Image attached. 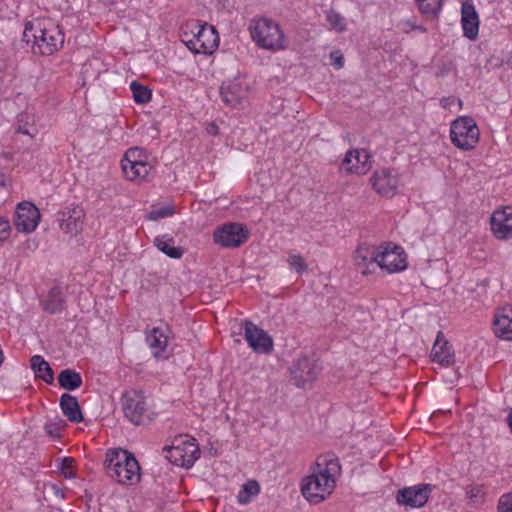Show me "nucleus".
Masks as SVG:
<instances>
[{"instance_id":"nucleus-29","label":"nucleus","mask_w":512,"mask_h":512,"mask_svg":"<svg viewBox=\"0 0 512 512\" xmlns=\"http://www.w3.org/2000/svg\"><path fill=\"white\" fill-rule=\"evenodd\" d=\"M58 384L67 391H74L83 384L82 376L74 369H63L58 377Z\"/></svg>"},{"instance_id":"nucleus-36","label":"nucleus","mask_w":512,"mask_h":512,"mask_svg":"<svg viewBox=\"0 0 512 512\" xmlns=\"http://www.w3.org/2000/svg\"><path fill=\"white\" fill-rule=\"evenodd\" d=\"M175 213L174 207L171 204L158 207L153 205L147 214V219L150 221H157L166 217H170Z\"/></svg>"},{"instance_id":"nucleus-41","label":"nucleus","mask_w":512,"mask_h":512,"mask_svg":"<svg viewBox=\"0 0 512 512\" xmlns=\"http://www.w3.org/2000/svg\"><path fill=\"white\" fill-rule=\"evenodd\" d=\"M484 494L483 487L480 485L470 486L466 491V496L472 503L480 502Z\"/></svg>"},{"instance_id":"nucleus-24","label":"nucleus","mask_w":512,"mask_h":512,"mask_svg":"<svg viewBox=\"0 0 512 512\" xmlns=\"http://www.w3.org/2000/svg\"><path fill=\"white\" fill-rule=\"evenodd\" d=\"M380 249L376 248L373 245H369L366 243L360 244L355 253L354 260L356 265L361 267H366L368 265H374L377 263L378 255Z\"/></svg>"},{"instance_id":"nucleus-38","label":"nucleus","mask_w":512,"mask_h":512,"mask_svg":"<svg viewBox=\"0 0 512 512\" xmlns=\"http://www.w3.org/2000/svg\"><path fill=\"white\" fill-rule=\"evenodd\" d=\"M287 262L290 269L294 270L299 275H302L308 269L304 258L299 254L289 253Z\"/></svg>"},{"instance_id":"nucleus-2","label":"nucleus","mask_w":512,"mask_h":512,"mask_svg":"<svg viewBox=\"0 0 512 512\" xmlns=\"http://www.w3.org/2000/svg\"><path fill=\"white\" fill-rule=\"evenodd\" d=\"M105 468L107 475L120 484L133 485L140 480L139 463L127 450H109L106 454Z\"/></svg>"},{"instance_id":"nucleus-30","label":"nucleus","mask_w":512,"mask_h":512,"mask_svg":"<svg viewBox=\"0 0 512 512\" xmlns=\"http://www.w3.org/2000/svg\"><path fill=\"white\" fill-rule=\"evenodd\" d=\"M121 167L126 179L130 181H139L145 179L152 168L147 161L138 162L135 165H122Z\"/></svg>"},{"instance_id":"nucleus-32","label":"nucleus","mask_w":512,"mask_h":512,"mask_svg":"<svg viewBox=\"0 0 512 512\" xmlns=\"http://www.w3.org/2000/svg\"><path fill=\"white\" fill-rule=\"evenodd\" d=\"M260 493V485L258 481L251 479L245 482L237 495V502L246 505L251 502L252 498Z\"/></svg>"},{"instance_id":"nucleus-1","label":"nucleus","mask_w":512,"mask_h":512,"mask_svg":"<svg viewBox=\"0 0 512 512\" xmlns=\"http://www.w3.org/2000/svg\"><path fill=\"white\" fill-rule=\"evenodd\" d=\"M22 40L32 43L34 54L49 56L63 47L64 33L52 19L38 18L26 23Z\"/></svg>"},{"instance_id":"nucleus-10","label":"nucleus","mask_w":512,"mask_h":512,"mask_svg":"<svg viewBox=\"0 0 512 512\" xmlns=\"http://www.w3.org/2000/svg\"><path fill=\"white\" fill-rule=\"evenodd\" d=\"M321 367L314 357L303 355L295 360L291 367V383L299 388L305 387L306 383L316 380Z\"/></svg>"},{"instance_id":"nucleus-16","label":"nucleus","mask_w":512,"mask_h":512,"mask_svg":"<svg viewBox=\"0 0 512 512\" xmlns=\"http://www.w3.org/2000/svg\"><path fill=\"white\" fill-rule=\"evenodd\" d=\"M371 165L372 156L366 149L349 150L342 161V166L347 172L357 175H365Z\"/></svg>"},{"instance_id":"nucleus-18","label":"nucleus","mask_w":512,"mask_h":512,"mask_svg":"<svg viewBox=\"0 0 512 512\" xmlns=\"http://www.w3.org/2000/svg\"><path fill=\"white\" fill-rule=\"evenodd\" d=\"M478 13L471 2H463L461 5V26L463 35L471 41H475L479 34Z\"/></svg>"},{"instance_id":"nucleus-51","label":"nucleus","mask_w":512,"mask_h":512,"mask_svg":"<svg viewBox=\"0 0 512 512\" xmlns=\"http://www.w3.org/2000/svg\"><path fill=\"white\" fill-rule=\"evenodd\" d=\"M362 273H363L364 275H366V274L368 273V271H367L366 269H363V270H362Z\"/></svg>"},{"instance_id":"nucleus-12","label":"nucleus","mask_w":512,"mask_h":512,"mask_svg":"<svg viewBox=\"0 0 512 512\" xmlns=\"http://www.w3.org/2000/svg\"><path fill=\"white\" fill-rule=\"evenodd\" d=\"M433 488V485L426 483L404 487L398 490L396 501L399 505L421 508L427 503Z\"/></svg>"},{"instance_id":"nucleus-49","label":"nucleus","mask_w":512,"mask_h":512,"mask_svg":"<svg viewBox=\"0 0 512 512\" xmlns=\"http://www.w3.org/2000/svg\"><path fill=\"white\" fill-rule=\"evenodd\" d=\"M440 104L443 108H447L448 107V97H442L440 100Z\"/></svg>"},{"instance_id":"nucleus-34","label":"nucleus","mask_w":512,"mask_h":512,"mask_svg":"<svg viewBox=\"0 0 512 512\" xmlns=\"http://www.w3.org/2000/svg\"><path fill=\"white\" fill-rule=\"evenodd\" d=\"M148 159V155L146 153V150L141 147H131L129 148L122 160H121V166L122 165H135L138 162H146Z\"/></svg>"},{"instance_id":"nucleus-15","label":"nucleus","mask_w":512,"mask_h":512,"mask_svg":"<svg viewBox=\"0 0 512 512\" xmlns=\"http://www.w3.org/2000/svg\"><path fill=\"white\" fill-rule=\"evenodd\" d=\"M85 213L80 206L65 208L57 213L60 229L65 233L76 235L83 229Z\"/></svg>"},{"instance_id":"nucleus-28","label":"nucleus","mask_w":512,"mask_h":512,"mask_svg":"<svg viewBox=\"0 0 512 512\" xmlns=\"http://www.w3.org/2000/svg\"><path fill=\"white\" fill-rule=\"evenodd\" d=\"M510 314H497L493 325L494 333L498 338L512 341V310Z\"/></svg>"},{"instance_id":"nucleus-25","label":"nucleus","mask_w":512,"mask_h":512,"mask_svg":"<svg viewBox=\"0 0 512 512\" xmlns=\"http://www.w3.org/2000/svg\"><path fill=\"white\" fill-rule=\"evenodd\" d=\"M174 238L168 234L159 235L154 239V245L159 251L172 259H180L184 254V249L174 245Z\"/></svg>"},{"instance_id":"nucleus-23","label":"nucleus","mask_w":512,"mask_h":512,"mask_svg":"<svg viewBox=\"0 0 512 512\" xmlns=\"http://www.w3.org/2000/svg\"><path fill=\"white\" fill-rule=\"evenodd\" d=\"M167 342L168 336L160 327H154L146 333V343L152 350L154 357H159V355L165 351Z\"/></svg>"},{"instance_id":"nucleus-35","label":"nucleus","mask_w":512,"mask_h":512,"mask_svg":"<svg viewBox=\"0 0 512 512\" xmlns=\"http://www.w3.org/2000/svg\"><path fill=\"white\" fill-rule=\"evenodd\" d=\"M130 89L133 94V99L137 104H145L151 100V90L138 81H132L130 84Z\"/></svg>"},{"instance_id":"nucleus-9","label":"nucleus","mask_w":512,"mask_h":512,"mask_svg":"<svg viewBox=\"0 0 512 512\" xmlns=\"http://www.w3.org/2000/svg\"><path fill=\"white\" fill-rule=\"evenodd\" d=\"M194 441L195 439L191 438L187 441H181L177 445L173 444L171 447L165 446L166 459L174 465L186 469L191 468L200 456L199 446Z\"/></svg>"},{"instance_id":"nucleus-46","label":"nucleus","mask_w":512,"mask_h":512,"mask_svg":"<svg viewBox=\"0 0 512 512\" xmlns=\"http://www.w3.org/2000/svg\"><path fill=\"white\" fill-rule=\"evenodd\" d=\"M206 131L209 135H217L219 127L215 122H210L206 127Z\"/></svg>"},{"instance_id":"nucleus-39","label":"nucleus","mask_w":512,"mask_h":512,"mask_svg":"<svg viewBox=\"0 0 512 512\" xmlns=\"http://www.w3.org/2000/svg\"><path fill=\"white\" fill-rule=\"evenodd\" d=\"M74 462L75 460L72 457H63L56 460L57 468L65 478L72 479L75 477L72 471Z\"/></svg>"},{"instance_id":"nucleus-27","label":"nucleus","mask_w":512,"mask_h":512,"mask_svg":"<svg viewBox=\"0 0 512 512\" xmlns=\"http://www.w3.org/2000/svg\"><path fill=\"white\" fill-rule=\"evenodd\" d=\"M43 309L50 314H57L65 308V297L59 287H53L45 300L42 301Z\"/></svg>"},{"instance_id":"nucleus-13","label":"nucleus","mask_w":512,"mask_h":512,"mask_svg":"<svg viewBox=\"0 0 512 512\" xmlns=\"http://www.w3.org/2000/svg\"><path fill=\"white\" fill-rule=\"evenodd\" d=\"M40 217V211L33 203L23 201L16 207L13 223L18 232L31 233L37 228Z\"/></svg>"},{"instance_id":"nucleus-3","label":"nucleus","mask_w":512,"mask_h":512,"mask_svg":"<svg viewBox=\"0 0 512 512\" xmlns=\"http://www.w3.org/2000/svg\"><path fill=\"white\" fill-rule=\"evenodd\" d=\"M121 405L125 418L136 426L148 425L157 415L144 394L138 390L124 392Z\"/></svg>"},{"instance_id":"nucleus-44","label":"nucleus","mask_w":512,"mask_h":512,"mask_svg":"<svg viewBox=\"0 0 512 512\" xmlns=\"http://www.w3.org/2000/svg\"><path fill=\"white\" fill-rule=\"evenodd\" d=\"M401 25H402L401 29L404 33H410L411 31H414V30H417L420 32H426L425 27H423L421 25H416L411 20L404 21L401 23Z\"/></svg>"},{"instance_id":"nucleus-45","label":"nucleus","mask_w":512,"mask_h":512,"mask_svg":"<svg viewBox=\"0 0 512 512\" xmlns=\"http://www.w3.org/2000/svg\"><path fill=\"white\" fill-rule=\"evenodd\" d=\"M330 59L332 61V65L337 69H340L344 65V57L339 51H333L330 53Z\"/></svg>"},{"instance_id":"nucleus-8","label":"nucleus","mask_w":512,"mask_h":512,"mask_svg":"<svg viewBox=\"0 0 512 512\" xmlns=\"http://www.w3.org/2000/svg\"><path fill=\"white\" fill-rule=\"evenodd\" d=\"M250 232L246 225L227 222L218 226L213 232V241L224 248H237L249 238Z\"/></svg>"},{"instance_id":"nucleus-17","label":"nucleus","mask_w":512,"mask_h":512,"mask_svg":"<svg viewBox=\"0 0 512 512\" xmlns=\"http://www.w3.org/2000/svg\"><path fill=\"white\" fill-rule=\"evenodd\" d=\"M490 228L497 239H512V208L494 211L490 217Z\"/></svg>"},{"instance_id":"nucleus-42","label":"nucleus","mask_w":512,"mask_h":512,"mask_svg":"<svg viewBox=\"0 0 512 512\" xmlns=\"http://www.w3.org/2000/svg\"><path fill=\"white\" fill-rule=\"evenodd\" d=\"M498 512H512V492L503 494L498 501Z\"/></svg>"},{"instance_id":"nucleus-26","label":"nucleus","mask_w":512,"mask_h":512,"mask_svg":"<svg viewBox=\"0 0 512 512\" xmlns=\"http://www.w3.org/2000/svg\"><path fill=\"white\" fill-rule=\"evenodd\" d=\"M30 365L36 378L42 379L47 384H52L54 382L53 369L41 355L32 356L30 359Z\"/></svg>"},{"instance_id":"nucleus-20","label":"nucleus","mask_w":512,"mask_h":512,"mask_svg":"<svg viewBox=\"0 0 512 512\" xmlns=\"http://www.w3.org/2000/svg\"><path fill=\"white\" fill-rule=\"evenodd\" d=\"M220 95L225 104L237 106L245 95L241 83L237 79L224 81L220 87Z\"/></svg>"},{"instance_id":"nucleus-40","label":"nucleus","mask_w":512,"mask_h":512,"mask_svg":"<svg viewBox=\"0 0 512 512\" xmlns=\"http://www.w3.org/2000/svg\"><path fill=\"white\" fill-rule=\"evenodd\" d=\"M326 20L333 29L339 32H342L346 29L345 19L334 10H330L327 12Z\"/></svg>"},{"instance_id":"nucleus-22","label":"nucleus","mask_w":512,"mask_h":512,"mask_svg":"<svg viewBox=\"0 0 512 512\" xmlns=\"http://www.w3.org/2000/svg\"><path fill=\"white\" fill-rule=\"evenodd\" d=\"M448 345V341L445 339V335L442 331H439L435 340V343L431 350V361L438 365L435 370L443 369L448 367V352H446V347Z\"/></svg>"},{"instance_id":"nucleus-48","label":"nucleus","mask_w":512,"mask_h":512,"mask_svg":"<svg viewBox=\"0 0 512 512\" xmlns=\"http://www.w3.org/2000/svg\"><path fill=\"white\" fill-rule=\"evenodd\" d=\"M506 420H507L508 426H509V428L511 430V433H512V409L508 413Z\"/></svg>"},{"instance_id":"nucleus-21","label":"nucleus","mask_w":512,"mask_h":512,"mask_svg":"<svg viewBox=\"0 0 512 512\" xmlns=\"http://www.w3.org/2000/svg\"><path fill=\"white\" fill-rule=\"evenodd\" d=\"M59 406L62 413L72 423H80L84 420L82 410L77 398L69 393L60 397Z\"/></svg>"},{"instance_id":"nucleus-47","label":"nucleus","mask_w":512,"mask_h":512,"mask_svg":"<svg viewBox=\"0 0 512 512\" xmlns=\"http://www.w3.org/2000/svg\"><path fill=\"white\" fill-rule=\"evenodd\" d=\"M52 489L54 490L55 494L60 497H64V492L58 488L56 485H52Z\"/></svg>"},{"instance_id":"nucleus-11","label":"nucleus","mask_w":512,"mask_h":512,"mask_svg":"<svg viewBox=\"0 0 512 512\" xmlns=\"http://www.w3.org/2000/svg\"><path fill=\"white\" fill-rule=\"evenodd\" d=\"M244 338L249 347L257 354H270L274 343L272 337L251 321L244 322Z\"/></svg>"},{"instance_id":"nucleus-37","label":"nucleus","mask_w":512,"mask_h":512,"mask_svg":"<svg viewBox=\"0 0 512 512\" xmlns=\"http://www.w3.org/2000/svg\"><path fill=\"white\" fill-rule=\"evenodd\" d=\"M65 426V421L56 416L53 420H48L44 425L45 433L51 438H59L61 431Z\"/></svg>"},{"instance_id":"nucleus-50","label":"nucleus","mask_w":512,"mask_h":512,"mask_svg":"<svg viewBox=\"0 0 512 512\" xmlns=\"http://www.w3.org/2000/svg\"><path fill=\"white\" fill-rule=\"evenodd\" d=\"M19 132H21L23 134H30L28 130L22 129V128H19Z\"/></svg>"},{"instance_id":"nucleus-4","label":"nucleus","mask_w":512,"mask_h":512,"mask_svg":"<svg viewBox=\"0 0 512 512\" xmlns=\"http://www.w3.org/2000/svg\"><path fill=\"white\" fill-rule=\"evenodd\" d=\"M252 39L263 49L279 50L282 49L284 34L280 26L273 20L261 18L252 21L249 27Z\"/></svg>"},{"instance_id":"nucleus-52","label":"nucleus","mask_w":512,"mask_h":512,"mask_svg":"<svg viewBox=\"0 0 512 512\" xmlns=\"http://www.w3.org/2000/svg\"><path fill=\"white\" fill-rule=\"evenodd\" d=\"M453 101H454V99H452V98L450 97L449 104L451 105V104L453 103Z\"/></svg>"},{"instance_id":"nucleus-14","label":"nucleus","mask_w":512,"mask_h":512,"mask_svg":"<svg viewBox=\"0 0 512 512\" xmlns=\"http://www.w3.org/2000/svg\"><path fill=\"white\" fill-rule=\"evenodd\" d=\"M376 264L389 273L401 272L407 268L405 252L398 245L391 247V244H388L383 250L379 251Z\"/></svg>"},{"instance_id":"nucleus-7","label":"nucleus","mask_w":512,"mask_h":512,"mask_svg":"<svg viewBox=\"0 0 512 512\" xmlns=\"http://www.w3.org/2000/svg\"><path fill=\"white\" fill-rule=\"evenodd\" d=\"M197 32L192 31V37L183 39L185 45L194 53L211 54L219 45V35L214 26L207 23L195 24Z\"/></svg>"},{"instance_id":"nucleus-5","label":"nucleus","mask_w":512,"mask_h":512,"mask_svg":"<svg viewBox=\"0 0 512 512\" xmlns=\"http://www.w3.org/2000/svg\"><path fill=\"white\" fill-rule=\"evenodd\" d=\"M480 130L470 116H461L450 124V141L459 149L472 150L479 142Z\"/></svg>"},{"instance_id":"nucleus-19","label":"nucleus","mask_w":512,"mask_h":512,"mask_svg":"<svg viewBox=\"0 0 512 512\" xmlns=\"http://www.w3.org/2000/svg\"><path fill=\"white\" fill-rule=\"evenodd\" d=\"M373 189L383 196H392L398 185V179L392 175V171L388 168H383L375 171L371 177Z\"/></svg>"},{"instance_id":"nucleus-43","label":"nucleus","mask_w":512,"mask_h":512,"mask_svg":"<svg viewBox=\"0 0 512 512\" xmlns=\"http://www.w3.org/2000/svg\"><path fill=\"white\" fill-rule=\"evenodd\" d=\"M11 233V226L8 218L0 217V242L6 241Z\"/></svg>"},{"instance_id":"nucleus-31","label":"nucleus","mask_w":512,"mask_h":512,"mask_svg":"<svg viewBox=\"0 0 512 512\" xmlns=\"http://www.w3.org/2000/svg\"><path fill=\"white\" fill-rule=\"evenodd\" d=\"M315 468L325 475L335 478V475L341 470V465L334 455H324L317 459Z\"/></svg>"},{"instance_id":"nucleus-33","label":"nucleus","mask_w":512,"mask_h":512,"mask_svg":"<svg viewBox=\"0 0 512 512\" xmlns=\"http://www.w3.org/2000/svg\"><path fill=\"white\" fill-rule=\"evenodd\" d=\"M419 11L426 17L435 18L441 11L443 0H415Z\"/></svg>"},{"instance_id":"nucleus-6","label":"nucleus","mask_w":512,"mask_h":512,"mask_svg":"<svg viewBox=\"0 0 512 512\" xmlns=\"http://www.w3.org/2000/svg\"><path fill=\"white\" fill-rule=\"evenodd\" d=\"M335 485V478L314 468L313 473L303 479L301 492L308 502L319 504L332 493Z\"/></svg>"}]
</instances>
